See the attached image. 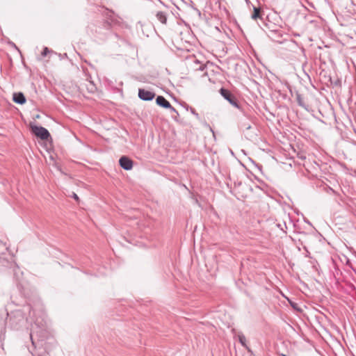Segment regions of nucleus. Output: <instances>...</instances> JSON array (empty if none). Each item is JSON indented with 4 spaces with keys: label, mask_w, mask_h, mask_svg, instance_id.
Returning <instances> with one entry per match:
<instances>
[{
    "label": "nucleus",
    "mask_w": 356,
    "mask_h": 356,
    "mask_svg": "<svg viewBox=\"0 0 356 356\" xmlns=\"http://www.w3.org/2000/svg\"><path fill=\"white\" fill-rule=\"evenodd\" d=\"M260 12L261 9L259 8L254 7V13L252 15V18L254 19H257V18L261 17Z\"/></svg>",
    "instance_id": "nucleus-10"
},
{
    "label": "nucleus",
    "mask_w": 356,
    "mask_h": 356,
    "mask_svg": "<svg viewBox=\"0 0 356 356\" xmlns=\"http://www.w3.org/2000/svg\"><path fill=\"white\" fill-rule=\"evenodd\" d=\"M277 227L280 228L284 233H286V229H287L286 222L283 223H277Z\"/></svg>",
    "instance_id": "nucleus-11"
},
{
    "label": "nucleus",
    "mask_w": 356,
    "mask_h": 356,
    "mask_svg": "<svg viewBox=\"0 0 356 356\" xmlns=\"http://www.w3.org/2000/svg\"><path fill=\"white\" fill-rule=\"evenodd\" d=\"M172 112L175 113L177 115H178V112L177 110L171 106V108H168Z\"/></svg>",
    "instance_id": "nucleus-15"
},
{
    "label": "nucleus",
    "mask_w": 356,
    "mask_h": 356,
    "mask_svg": "<svg viewBox=\"0 0 356 356\" xmlns=\"http://www.w3.org/2000/svg\"><path fill=\"white\" fill-rule=\"evenodd\" d=\"M156 17L157 19L161 22L162 24H165L167 22V16L165 13L162 11L157 12Z\"/></svg>",
    "instance_id": "nucleus-9"
},
{
    "label": "nucleus",
    "mask_w": 356,
    "mask_h": 356,
    "mask_svg": "<svg viewBox=\"0 0 356 356\" xmlns=\"http://www.w3.org/2000/svg\"><path fill=\"white\" fill-rule=\"evenodd\" d=\"M72 197L76 201L79 200L78 195L75 193H72Z\"/></svg>",
    "instance_id": "nucleus-14"
},
{
    "label": "nucleus",
    "mask_w": 356,
    "mask_h": 356,
    "mask_svg": "<svg viewBox=\"0 0 356 356\" xmlns=\"http://www.w3.org/2000/svg\"><path fill=\"white\" fill-rule=\"evenodd\" d=\"M6 332V321L2 318H0V341H2L5 337Z\"/></svg>",
    "instance_id": "nucleus-7"
},
{
    "label": "nucleus",
    "mask_w": 356,
    "mask_h": 356,
    "mask_svg": "<svg viewBox=\"0 0 356 356\" xmlns=\"http://www.w3.org/2000/svg\"><path fill=\"white\" fill-rule=\"evenodd\" d=\"M48 52H49V49L47 47H44L43 51H42V56H47Z\"/></svg>",
    "instance_id": "nucleus-12"
},
{
    "label": "nucleus",
    "mask_w": 356,
    "mask_h": 356,
    "mask_svg": "<svg viewBox=\"0 0 356 356\" xmlns=\"http://www.w3.org/2000/svg\"><path fill=\"white\" fill-rule=\"evenodd\" d=\"M13 99L19 104H24L26 102V98L22 92L14 93Z\"/></svg>",
    "instance_id": "nucleus-6"
},
{
    "label": "nucleus",
    "mask_w": 356,
    "mask_h": 356,
    "mask_svg": "<svg viewBox=\"0 0 356 356\" xmlns=\"http://www.w3.org/2000/svg\"><path fill=\"white\" fill-rule=\"evenodd\" d=\"M155 97V93L143 88L138 89V97L143 101H151Z\"/></svg>",
    "instance_id": "nucleus-3"
},
{
    "label": "nucleus",
    "mask_w": 356,
    "mask_h": 356,
    "mask_svg": "<svg viewBox=\"0 0 356 356\" xmlns=\"http://www.w3.org/2000/svg\"><path fill=\"white\" fill-rule=\"evenodd\" d=\"M237 337L240 343L250 352V349L249 348L246 343V338L244 336V334L242 332H238L237 334Z\"/></svg>",
    "instance_id": "nucleus-8"
},
{
    "label": "nucleus",
    "mask_w": 356,
    "mask_h": 356,
    "mask_svg": "<svg viewBox=\"0 0 356 356\" xmlns=\"http://www.w3.org/2000/svg\"><path fill=\"white\" fill-rule=\"evenodd\" d=\"M94 88H95V86H92V88H91V90H91V91H92Z\"/></svg>",
    "instance_id": "nucleus-17"
},
{
    "label": "nucleus",
    "mask_w": 356,
    "mask_h": 356,
    "mask_svg": "<svg viewBox=\"0 0 356 356\" xmlns=\"http://www.w3.org/2000/svg\"><path fill=\"white\" fill-rule=\"evenodd\" d=\"M297 99H298L299 105L301 106H304L303 104L302 103V100H301L300 97L298 96Z\"/></svg>",
    "instance_id": "nucleus-16"
},
{
    "label": "nucleus",
    "mask_w": 356,
    "mask_h": 356,
    "mask_svg": "<svg viewBox=\"0 0 356 356\" xmlns=\"http://www.w3.org/2000/svg\"><path fill=\"white\" fill-rule=\"evenodd\" d=\"M191 111L197 118H199V114L197 113H196V111L194 108H191Z\"/></svg>",
    "instance_id": "nucleus-13"
},
{
    "label": "nucleus",
    "mask_w": 356,
    "mask_h": 356,
    "mask_svg": "<svg viewBox=\"0 0 356 356\" xmlns=\"http://www.w3.org/2000/svg\"><path fill=\"white\" fill-rule=\"evenodd\" d=\"M220 93L232 106H234L236 108H239V106H238V104L237 102V100H236V97L234 96L233 94H232L230 92L229 90L222 88L220 90Z\"/></svg>",
    "instance_id": "nucleus-2"
},
{
    "label": "nucleus",
    "mask_w": 356,
    "mask_h": 356,
    "mask_svg": "<svg viewBox=\"0 0 356 356\" xmlns=\"http://www.w3.org/2000/svg\"><path fill=\"white\" fill-rule=\"evenodd\" d=\"M31 129L32 133L42 140H47L51 136L49 131L43 127L31 125Z\"/></svg>",
    "instance_id": "nucleus-1"
},
{
    "label": "nucleus",
    "mask_w": 356,
    "mask_h": 356,
    "mask_svg": "<svg viewBox=\"0 0 356 356\" xmlns=\"http://www.w3.org/2000/svg\"><path fill=\"white\" fill-rule=\"evenodd\" d=\"M156 104L165 108H171L170 103L163 96H158L156 99Z\"/></svg>",
    "instance_id": "nucleus-5"
},
{
    "label": "nucleus",
    "mask_w": 356,
    "mask_h": 356,
    "mask_svg": "<svg viewBox=\"0 0 356 356\" xmlns=\"http://www.w3.org/2000/svg\"><path fill=\"white\" fill-rule=\"evenodd\" d=\"M120 165L125 170H130L133 168V161L126 156H122L119 160Z\"/></svg>",
    "instance_id": "nucleus-4"
}]
</instances>
